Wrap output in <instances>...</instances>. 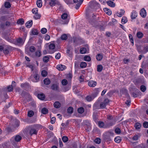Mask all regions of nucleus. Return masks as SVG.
<instances>
[{"label": "nucleus", "instance_id": "nucleus-1", "mask_svg": "<svg viewBox=\"0 0 148 148\" xmlns=\"http://www.w3.org/2000/svg\"><path fill=\"white\" fill-rule=\"evenodd\" d=\"M45 1H47L49 5L51 7H53L56 5H60V3L58 0H45Z\"/></svg>", "mask_w": 148, "mask_h": 148}, {"label": "nucleus", "instance_id": "nucleus-2", "mask_svg": "<svg viewBox=\"0 0 148 148\" xmlns=\"http://www.w3.org/2000/svg\"><path fill=\"white\" fill-rule=\"evenodd\" d=\"M13 48L10 46H7L4 48L3 53L5 55L9 54L13 50Z\"/></svg>", "mask_w": 148, "mask_h": 148}, {"label": "nucleus", "instance_id": "nucleus-3", "mask_svg": "<svg viewBox=\"0 0 148 148\" xmlns=\"http://www.w3.org/2000/svg\"><path fill=\"white\" fill-rule=\"evenodd\" d=\"M27 34H25L24 35V37H23V39L21 38H19L17 39L16 40V41L17 42V43L19 44L23 45L25 41L26 38L27 37Z\"/></svg>", "mask_w": 148, "mask_h": 148}, {"label": "nucleus", "instance_id": "nucleus-4", "mask_svg": "<svg viewBox=\"0 0 148 148\" xmlns=\"http://www.w3.org/2000/svg\"><path fill=\"white\" fill-rule=\"evenodd\" d=\"M29 134L31 135L33 134H36L37 133V131L34 128H32L31 127H29Z\"/></svg>", "mask_w": 148, "mask_h": 148}, {"label": "nucleus", "instance_id": "nucleus-5", "mask_svg": "<svg viewBox=\"0 0 148 148\" xmlns=\"http://www.w3.org/2000/svg\"><path fill=\"white\" fill-rule=\"evenodd\" d=\"M140 14L141 16L143 18H145L146 16V12L144 8H143L140 10Z\"/></svg>", "mask_w": 148, "mask_h": 148}, {"label": "nucleus", "instance_id": "nucleus-6", "mask_svg": "<svg viewBox=\"0 0 148 148\" xmlns=\"http://www.w3.org/2000/svg\"><path fill=\"white\" fill-rule=\"evenodd\" d=\"M57 69L59 71H63L66 69V66L62 64H58L57 66Z\"/></svg>", "mask_w": 148, "mask_h": 148}, {"label": "nucleus", "instance_id": "nucleus-7", "mask_svg": "<svg viewBox=\"0 0 148 148\" xmlns=\"http://www.w3.org/2000/svg\"><path fill=\"white\" fill-rule=\"evenodd\" d=\"M137 16V13L135 10H133L131 12V17L132 19H135Z\"/></svg>", "mask_w": 148, "mask_h": 148}, {"label": "nucleus", "instance_id": "nucleus-8", "mask_svg": "<svg viewBox=\"0 0 148 148\" xmlns=\"http://www.w3.org/2000/svg\"><path fill=\"white\" fill-rule=\"evenodd\" d=\"M99 92V89H96L95 90L94 92L91 95L93 99L97 96Z\"/></svg>", "mask_w": 148, "mask_h": 148}, {"label": "nucleus", "instance_id": "nucleus-9", "mask_svg": "<svg viewBox=\"0 0 148 148\" xmlns=\"http://www.w3.org/2000/svg\"><path fill=\"white\" fill-rule=\"evenodd\" d=\"M34 78L35 79V80H33L32 79V80L34 82H38L39 80V75L38 73H36L34 75Z\"/></svg>", "mask_w": 148, "mask_h": 148}, {"label": "nucleus", "instance_id": "nucleus-10", "mask_svg": "<svg viewBox=\"0 0 148 148\" xmlns=\"http://www.w3.org/2000/svg\"><path fill=\"white\" fill-rule=\"evenodd\" d=\"M97 84L96 82L95 81H93L92 80L88 82V86L91 87H95Z\"/></svg>", "mask_w": 148, "mask_h": 148}, {"label": "nucleus", "instance_id": "nucleus-11", "mask_svg": "<svg viewBox=\"0 0 148 148\" xmlns=\"http://www.w3.org/2000/svg\"><path fill=\"white\" fill-rule=\"evenodd\" d=\"M125 12L124 10L121 9L119 10V11H118L117 12V15L119 17H121L124 14Z\"/></svg>", "mask_w": 148, "mask_h": 148}, {"label": "nucleus", "instance_id": "nucleus-12", "mask_svg": "<svg viewBox=\"0 0 148 148\" xmlns=\"http://www.w3.org/2000/svg\"><path fill=\"white\" fill-rule=\"evenodd\" d=\"M108 5L111 7H114L115 6V3L111 1H107Z\"/></svg>", "mask_w": 148, "mask_h": 148}, {"label": "nucleus", "instance_id": "nucleus-13", "mask_svg": "<svg viewBox=\"0 0 148 148\" xmlns=\"http://www.w3.org/2000/svg\"><path fill=\"white\" fill-rule=\"evenodd\" d=\"M33 22L32 20L27 21L25 24L26 27L27 28H29L31 27L32 25Z\"/></svg>", "mask_w": 148, "mask_h": 148}, {"label": "nucleus", "instance_id": "nucleus-14", "mask_svg": "<svg viewBox=\"0 0 148 148\" xmlns=\"http://www.w3.org/2000/svg\"><path fill=\"white\" fill-rule=\"evenodd\" d=\"M54 107L56 108H59L61 106V104L59 101H56L54 103Z\"/></svg>", "mask_w": 148, "mask_h": 148}, {"label": "nucleus", "instance_id": "nucleus-15", "mask_svg": "<svg viewBox=\"0 0 148 148\" xmlns=\"http://www.w3.org/2000/svg\"><path fill=\"white\" fill-rule=\"evenodd\" d=\"M138 51L139 52H141L144 53H146L148 51V46H145L143 50L141 51L138 50Z\"/></svg>", "mask_w": 148, "mask_h": 148}, {"label": "nucleus", "instance_id": "nucleus-16", "mask_svg": "<svg viewBox=\"0 0 148 148\" xmlns=\"http://www.w3.org/2000/svg\"><path fill=\"white\" fill-rule=\"evenodd\" d=\"M103 56L102 54H98L96 56V59L98 61H101L102 59Z\"/></svg>", "mask_w": 148, "mask_h": 148}, {"label": "nucleus", "instance_id": "nucleus-17", "mask_svg": "<svg viewBox=\"0 0 148 148\" xmlns=\"http://www.w3.org/2000/svg\"><path fill=\"white\" fill-rule=\"evenodd\" d=\"M38 97L39 99L41 100H43L45 98V95L43 93L38 94Z\"/></svg>", "mask_w": 148, "mask_h": 148}, {"label": "nucleus", "instance_id": "nucleus-18", "mask_svg": "<svg viewBox=\"0 0 148 148\" xmlns=\"http://www.w3.org/2000/svg\"><path fill=\"white\" fill-rule=\"evenodd\" d=\"M114 140L116 143H119L121 140V138L120 136H117L114 138Z\"/></svg>", "mask_w": 148, "mask_h": 148}, {"label": "nucleus", "instance_id": "nucleus-19", "mask_svg": "<svg viewBox=\"0 0 148 148\" xmlns=\"http://www.w3.org/2000/svg\"><path fill=\"white\" fill-rule=\"evenodd\" d=\"M36 4L37 6L40 8L42 6V0H37L36 1Z\"/></svg>", "mask_w": 148, "mask_h": 148}, {"label": "nucleus", "instance_id": "nucleus-20", "mask_svg": "<svg viewBox=\"0 0 148 148\" xmlns=\"http://www.w3.org/2000/svg\"><path fill=\"white\" fill-rule=\"evenodd\" d=\"M138 38H141L143 37V34L141 32H138L136 34Z\"/></svg>", "mask_w": 148, "mask_h": 148}, {"label": "nucleus", "instance_id": "nucleus-21", "mask_svg": "<svg viewBox=\"0 0 148 148\" xmlns=\"http://www.w3.org/2000/svg\"><path fill=\"white\" fill-rule=\"evenodd\" d=\"M34 114V112L32 110L29 111L27 112V115L29 117H32Z\"/></svg>", "mask_w": 148, "mask_h": 148}, {"label": "nucleus", "instance_id": "nucleus-22", "mask_svg": "<svg viewBox=\"0 0 148 148\" xmlns=\"http://www.w3.org/2000/svg\"><path fill=\"white\" fill-rule=\"evenodd\" d=\"M80 66L81 68L83 69L86 66L87 64L85 62H82L81 63Z\"/></svg>", "mask_w": 148, "mask_h": 148}, {"label": "nucleus", "instance_id": "nucleus-23", "mask_svg": "<svg viewBox=\"0 0 148 148\" xmlns=\"http://www.w3.org/2000/svg\"><path fill=\"white\" fill-rule=\"evenodd\" d=\"M134 127L136 129L138 130L140 129L141 125V124L139 123H136Z\"/></svg>", "mask_w": 148, "mask_h": 148}, {"label": "nucleus", "instance_id": "nucleus-24", "mask_svg": "<svg viewBox=\"0 0 148 148\" xmlns=\"http://www.w3.org/2000/svg\"><path fill=\"white\" fill-rule=\"evenodd\" d=\"M48 110L45 108H43L41 110V112L43 114H46L48 113Z\"/></svg>", "mask_w": 148, "mask_h": 148}, {"label": "nucleus", "instance_id": "nucleus-25", "mask_svg": "<svg viewBox=\"0 0 148 148\" xmlns=\"http://www.w3.org/2000/svg\"><path fill=\"white\" fill-rule=\"evenodd\" d=\"M93 108L94 110L101 108L100 106H99V104L97 103H96L94 104Z\"/></svg>", "mask_w": 148, "mask_h": 148}, {"label": "nucleus", "instance_id": "nucleus-26", "mask_svg": "<svg viewBox=\"0 0 148 148\" xmlns=\"http://www.w3.org/2000/svg\"><path fill=\"white\" fill-rule=\"evenodd\" d=\"M127 21L126 17L125 16L123 17L121 19V22L122 24H125L126 23Z\"/></svg>", "mask_w": 148, "mask_h": 148}, {"label": "nucleus", "instance_id": "nucleus-27", "mask_svg": "<svg viewBox=\"0 0 148 148\" xmlns=\"http://www.w3.org/2000/svg\"><path fill=\"white\" fill-rule=\"evenodd\" d=\"M84 109L83 107H80L79 108L77 109L78 112L80 114H82L84 112Z\"/></svg>", "mask_w": 148, "mask_h": 148}, {"label": "nucleus", "instance_id": "nucleus-28", "mask_svg": "<svg viewBox=\"0 0 148 148\" xmlns=\"http://www.w3.org/2000/svg\"><path fill=\"white\" fill-rule=\"evenodd\" d=\"M22 138L19 135H16L14 138L15 141L16 142H18Z\"/></svg>", "mask_w": 148, "mask_h": 148}, {"label": "nucleus", "instance_id": "nucleus-29", "mask_svg": "<svg viewBox=\"0 0 148 148\" xmlns=\"http://www.w3.org/2000/svg\"><path fill=\"white\" fill-rule=\"evenodd\" d=\"M24 21L22 18H20L17 21V23L18 24L22 25L24 23Z\"/></svg>", "mask_w": 148, "mask_h": 148}, {"label": "nucleus", "instance_id": "nucleus-30", "mask_svg": "<svg viewBox=\"0 0 148 148\" xmlns=\"http://www.w3.org/2000/svg\"><path fill=\"white\" fill-rule=\"evenodd\" d=\"M103 67L102 65H99L97 66V70L99 72H101L102 70Z\"/></svg>", "mask_w": 148, "mask_h": 148}, {"label": "nucleus", "instance_id": "nucleus-31", "mask_svg": "<svg viewBox=\"0 0 148 148\" xmlns=\"http://www.w3.org/2000/svg\"><path fill=\"white\" fill-rule=\"evenodd\" d=\"M35 56L37 57H39L41 55L40 51L38 50L36 51L35 53Z\"/></svg>", "mask_w": 148, "mask_h": 148}, {"label": "nucleus", "instance_id": "nucleus-32", "mask_svg": "<svg viewBox=\"0 0 148 148\" xmlns=\"http://www.w3.org/2000/svg\"><path fill=\"white\" fill-rule=\"evenodd\" d=\"M58 86L57 84H54L51 86V89L54 90H57L58 89Z\"/></svg>", "mask_w": 148, "mask_h": 148}, {"label": "nucleus", "instance_id": "nucleus-33", "mask_svg": "<svg viewBox=\"0 0 148 148\" xmlns=\"http://www.w3.org/2000/svg\"><path fill=\"white\" fill-rule=\"evenodd\" d=\"M84 60L86 61L90 62L91 60V59L90 56H86L84 57Z\"/></svg>", "mask_w": 148, "mask_h": 148}, {"label": "nucleus", "instance_id": "nucleus-34", "mask_svg": "<svg viewBox=\"0 0 148 148\" xmlns=\"http://www.w3.org/2000/svg\"><path fill=\"white\" fill-rule=\"evenodd\" d=\"M44 83L46 85H49L50 83V81L48 78H46L44 80Z\"/></svg>", "mask_w": 148, "mask_h": 148}, {"label": "nucleus", "instance_id": "nucleus-35", "mask_svg": "<svg viewBox=\"0 0 148 148\" xmlns=\"http://www.w3.org/2000/svg\"><path fill=\"white\" fill-rule=\"evenodd\" d=\"M67 38V36L66 34H64L61 36V38L62 40H66Z\"/></svg>", "mask_w": 148, "mask_h": 148}, {"label": "nucleus", "instance_id": "nucleus-36", "mask_svg": "<svg viewBox=\"0 0 148 148\" xmlns=\"http://www.w3.org/2000/svg\"><path fill=\"white\" fill-rule=\"evenodd\" d=\"M68 17V14L67 13H64L61 15V18L63 19H66Z\"/></svg>", "mask_w": 148, "mask_h": 148}, {"label": "nucleus", "instance_id": "nucleus-37", "mask_svg": "<svg viewBox=\"0 0 148 148\" xmlns=\"http://www.w3.org/2000/svg\"><path fill=\"white\" fill-rule=\"evenodd\" d=\"M86 49L85 48H82L80 49V52L81 54H84L86 53Z\"/></svg>", "mask_w": 148, "mask_h": 148}, {"label": "nucleus", "instance_id": "nucleus-38", "mask_svg": "<svg viewBox=\"0 0 148 148\" xmlns=\"http://www.w3.org/2000/svg\"><path fill=\"white\" fill-rule=\"evenodd\" d=\"M32 34L33 35H37L38 34V31L36 29H33L31 32Z\"/></svg>", "mask_w": 148, "mask_h": 148}, {"label": "nucleus", "instance_id": "nucleus-39", "mask_svg": "<svg viewBox=\"0 0 148 148\" xmlns=\"http://www.w3.org/2000/svg\"><path fill=\"white\" fill-rule=\"evenodd\" d=\"M129 37L130 39V42L132 43V45H133L134 44V42L132 36L131 34H130L129 35Z\"/></svg>", "mask_w": 148, "mask_h": 148}, {"label": "nucleus", "instance_id": "nucleus-40", "mask_svg": "<svg viewBox=\"0 0 148 148\" xmlns=\"http://www.w3.org/2000/svg\"><path fill=\"white\" fill-rule=\"evenodd\" d=\"M86 99L88 101H90L93 99L91 96L90 95L87 96L86 97Z\"/></svg>", "mask_w": 148, "mask_h": 148}, {"label": "nucleus", "instance_id": "nucleus-41", "mask_svg": "<svg viewBox=\"0 0 148 148\" xmlns=\"http://www.w3.org/2000/svg\"><path fill=\"white\" fill-rule=\"evenodd\" d=\"M29 86V84L27 83H25L24 84H21V87L22 88H26Z\"/></svg>", "mask_w": 148, "mask_h": 148}, {"label": "nucleus", "instance_id": "nucleus-42", "mask_svg": "<svg viewBox=\"0 0 148 148\" xmlns=\"http://www.w3.org/2000/svg\"><path fill=\"white\" fill-rule=\"evenodd\" d=\"M29 50L31 52H34L36 50V48L34 46H31L29 48Z\"/></svg>", "mask_w": 148, "mask_h": 148}, {"label": "nucleus", "instance_id": "nucleus-43", "mask_svg": "<svg viewBox=\"0 0 148 148\" xmlns=\"http://www.w3.org/2000/svg\"><path fill=\"white\" fill-rule=\"evenodd\" d=\"M63 86H65L68 84V81L65 79H63L61 82Z\"/></svg>", "mask_w": 148, "mask_h": 148}, {"label": "nucleus", "instance_id": "nucleus-44", "mask_svg": "<svg viewBox=\"0 0 148 148\" xmlns=\"http://www.w3.org/2000/svg\"><path fill=\"white\" fill-rule=\"evenodd\" d=\"M55 48V45L54 44L51 43L49 45V48L50 49H54Z\"/></svg>", "mask_w": 148, "mask_h": 148}, {"label": "nucleus", "instance_id": "nucleus-45", "mask_svg": "<svg viewBox=\"0 0 148 148\" xmlns=\"http://www.w3.org/2000/svg\"><path fill=\"white\" fill-rule=\"evenodd\" d=\"M88 19L89 22L92 25H93L95 22V20L94 18L92 19H89V18H88Z\"/></svg>", "mask_w": 148, "mask_h": 148}, {"label": "nucleus", "instance_id": "nucleus-46", "mask_svg": "<svg viewBox=\"0 0 148 148\" xmlns=\"http://www.w3.org/2000/svg\"><path fill=\"white\" fill-rule=\"evenodd\" d=\"M43 61L45 63L48 62L49 60V58L47 56H45L43 58Z\"/></svg>", "mask_w": 148, "mask_h": 148}, {"label": "nucleus", "instance_id": "nucleus-47", "mask_svg": "<svg viewBox=\"0 0 148 148\" xmlns=\"http://www.w3.org/2000/svg\"><path fill=\"white\" fill-rule=\"evenodd\" d=\"M73 112V108L71 107H69L67 109V112L69 114H72Z\"/></svg>", "mask_w": 148, "mask_h": 148}, {"label": "nucleus", "instance_id": "nucleus-48", "mask_svg": "<svg viewBox=\"0 0 148 148\" xmlns=\"http://www.w3.org/2000/svg\"><path fill=\"white\" fill-rule=\"evenodd\" d=\"M41 73L42 76L44 77L46 76L47 74V72L45 70L42 71Z\"/></svg>", "mask_w": 148, "mask_h": 148}, {"label": "nucleus", "instance_id": "nucleus-49", "mask_svg": "<svg viewBox=\"0 0 148 148\" xmlns=\"http://www.w3.org/2000/svg\"><path fill=\"white\" fill-rule=\"evenodd\" d=\"M107 105L104 103L103 102H102L100 104V107L101 109H103L106 108Z\"/></svg>", "mask_w": 148, "mask_h": 148}, {"label": "nucleus", "instance_id": "nucleus-50", "mask_svg": "<svg viewBox=\"0 0 148 148\" xmlns=\"http://www.w3.org/2000/svg\"><path fill=\"white\" fill-rule=\"evenodd\" d=\"M62 140L64 142L66 143L68 141V138L66 136H64L62 137Z\"/></svg>", "mask_w": 148, "mask_h": 148}, {"label": "nucleus", "instance_id": "nucleus-51", "mask_svg": "<svg viewBox=\"0 0 148 148\" xmlns=\"http://www.w3.org/2000/svg\"><path fill=\"white\" fill-rule=\"evenodd\" d=\"M114 131L115 133L117 134H119L121 133V130L118 127L116 128L115 129Z\"/></svg>", "mask_w": 148, "mask_h": 148}, {"label": "nucleus", "instance_id": "nucleus-52", "mask_svg": "<svg viewBox=\"0 0 148 148\" xmlns=\"http://www.w3.org/2000/svg\"><path fill=\"white\" fill-rule=\"evenodd\" d=\"M5 7L7 8H9L10 7L11 5L10 3L9 2H6L4 4Z\"/></svg>", "mask_w": 148, "mask_h": 148}, {"label": "nucleus", "instance_id": "nucleus-53", "mask_svg": "<svg viewBox=\"0 0 148 148\" xmlns=\"http://www.w3.org/2000/svg\"><path fill=\"white\" fill-rule=\"evenodd\" d=\"M140 89L142 91L144 92L146 90V88L145 86L142 85L140 87Z\"/></svg>", "mask_w": 148, "mask_h": 148}, {"label": "nucleus", "instance_id": "nucleus-54", "mask_svg": "<svg viewBox=\"0 0 148 148\" xmlns=\"http://www.w3.org/2000/svg\"><path fill=\"white\" fill-rule=\"evenodd\" d=\"M101 139L99 138H96L94 141L97 144H99L101 143Z\"/></svg>", "mask_w": 148, "mask_h": 148}, {"label": "nucleus", "instance_id": "nucleus-55", "mask_svg": "<svg viewBox=\"0 0 148 148\" xmlns=\"http://www.w3.org/2000/svg\"><path fill=\"white\" fill-rule=\"evenodd\" d=\"M82 3V2L81 3V2H78V3L76 5L75 8L76 9H78L80 7Z\"/></svg>", "mask_w": 148, "mask_h": 148}, {"label": "nucleus", "instance_id": "nucleus-56", "mask_svg": "<svg viewBox=\"0 0 148 148\" xmlns=\"http://www.w3.org/2000/svg\"><path fill=\"white\" fill-rule=\"evenodd\" d=\"M41 32L42 34H45L47 32V29L46 28H43L41 29Z\"/></svg>", "mask_w": 148, "mask_h": 148}, {"label": "nucleus", "instance_id": "nucleus-57", "mask_svg": "<svg viewBox=\"0 0 148 148\" xmlns=\"http://www.w3.org/2000/svg\"><path fill=\"white\" fill-rule=\"evenodd\" d=\"M38 9L37 8H34L32 9V13L35 14H36L38 13Z\"/></svg>", "mask_w": 148, "mask_h": 148}, {"label": "nucleus", "instance_id": "nucleus-58", "mask_svg": "<svg viewBox=\"0 0 148 148\" xmlns=\"http://www.w3.org/2000/svg\"><path fill=\"white\" fill-rule=\"evenodd\" d=\"M110 101L107 98L105 99L103 102L106 105H107L109 103Z\"/></svg>", "mask_w": 148, "mask_h": 148}, {"label": "nucleus", "instance_id": "nucleus-59", "mask_svg": "<svg viewBox=\"0 0 148 148\" xmlns=\"http://www.w3.org/2000/svg\"><path fill=\"white\" fill-rule=\"evenodd\" d=\"M13 87L12 85L9 86L7 87V89L9 92H11L13 90Z\"/></svg>", "mask_w": 148, "mask_h": 148}, {"label": "nucleus", "instance_id": "nucleus-60", "mask_svg": "<svg viewBox=\"0 0 148 148\" xmlns=\"http://www.w3.org/2000/svg\"><path fill=\"white\" fill-rule=\"evenodd\" d=\"M60 56H61L60 53H58L55 56V58L56 59L58 60L60 58Z\"/></svg>", "mask_w": 148, "mask_h": 148}, {"label": "nucleus", "instance_id": "nucleus-61", "mask_svg": "<svg viewBox=\"0 0 148 148\" xmlns=\"http://www.w3.org/2000/svg\"><path fill=\"white\" fill-rule=\"evenodd\" d=\"M66 53L67 54V55L68 56H69V57H71L72 56V53L71 52H70V51L69 49H67L66 50Z\"/></svg>", "mask_w": 148, "mask_h": 148}, {"label": "nucleus", "instance_id": "nucleus-62", "mask_svg": "<svg viewBox=\"0 0 148 148\" xmlns=\"http://www.w3.org/2000/svg\"><path fill=\"white\" fill-rule=\"evenodd\" d=\"M143 126L145 128H148V122L145 121L143 123Z\"/></svg>", "mask_w": 148, "mask_h": 148}, {"label": "nucleus", "instance_id": "nucleus-63", "mask_svg": "<svg viewBox=\"0 0 148 148\" xmlns=\"http://www.w3.org/2000/svg\"><path fill=\"white\" fill-rule=\"evenodd\" d=\"M98 125L100 127H102L104 125V123L103 122H99L98 123Z\"/></svg>", "mask_w": 148, "mask_h": 148}, {"label": "nucleus", "instance_id": "nucleus-64", "mask_svg": "<svg viewBox=\"0 0 148 148\" xmlns=\"http://www.w3.org/2000/svg\"><path fill=\"white\" fill-rule=\"evenodd\" d=\"M34 17L36 19H38L40 18V14H38V13H37L34 16Z\"/></svg>", "mask_w": 148, "mask_h": 148}]
</instances>
